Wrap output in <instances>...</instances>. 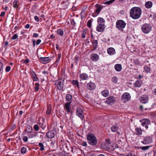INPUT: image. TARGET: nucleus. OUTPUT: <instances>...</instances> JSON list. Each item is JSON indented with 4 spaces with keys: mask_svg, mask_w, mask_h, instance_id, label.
Returning a JSON list of instances; mask_svg holds the SVG:
<instances>
[{
    "mask_svg": "<svg viewBox=\"0 0 156 156\" xmlns=\"http://www.w3.org/2000/svg\"><path fill=\"white\" fill-rule=\"evenodd\" d=\"M95 6L96 9L95 10V12L92 13V16L94 17L96 16L99 14L101 11L104 7L103 6H101L98 4H96Z\"/></svg>",
    "mask_w": 156,
    "mask_h": 156,
    "instance_id": "nucleus-5",
    "label": "nucleus"
},
{
    "mask_svg": "<svg viewBox=\"0 0 156 156\" xmlns=\"http://www.w3.org/2000/svg\"><path fill=\"white\" fill-rule=\"evenodd\" d=\"M72 95L70 94H68L66 96V100L68 101H70L72 99Z\"/></svg>",
    "mask_w": 156,
    "mask_h": 156,
    "instance_id": "nucleus-35",
    "label": "nucleus"
},
{
    "mask_svg": "<svg viewBox=\"0 0 156 156\" xmlns=\"http://www.w3.org/2000/svg\"><path fill=\"white\" fill-rule=\"evenodd\" d=\"M92 43L93 46V50H95L98 46V41L96 40H94L92 42Z\"/></svg>",
    "mask_w": 156,
    "mask_h": 156,
    "instance_id": "nucleus-22",
    "label": "nucleus"
},
{
    "mask_svg": "<svg viewBox=\"0 0 156 156\" xmlns=\"http://www.w3.org/2000/svg\"><path fill=\"white\" fill-rule=\"evenodd\" d=\"M26 148L25 147H23L21 149V152L22 154H24L26 153Z\"/></svg>",
    "mask_w": 156,
    "mask_h": 156,
    "instance_id": "nucleus-46",
    "label": "nucleus"
},
{
    "mask_svg": "<svg viewBox=\"0 0 156 156\" xmlns=\"http://www.w3.org/2000/svg\"><path fill=\"white\" fill-rule=\"evenodd\" d=\"M55 85L57 86V88L59 90H62L63 87V80L62 79H58L55 82Z\"/></svg>",
    "mask_w": 156,
    "mask_h": 156,
    "instance_id": "nucleus-6",
    "label": "nucleus"
},
{
    "mask_svg": "<svg viewBox=\"0 0 156 156\" xmlns=\"http://www.w3.org/2000/svg\"><path fill=\"white\" fill-rule=\"evenodd\" d=\"M5 13L4 12H2L0 14V16L3 17L5 16Z\"/></svg>",
    "mask_w": 156,
    "mask_h": 156,
    "instance_id": "nucleus-64",
    "label": "nucleus"
},
{
    "mask_svg": "<svg viewBox=\"0 0 156 156\" xmlns=\"http://www.w3.org/2000/svg\"><path fill=\"white\" fill-rule=\"evenodd\" d=\"M81 145L83 146H87V143L86 142H83L81 144Z\"/></svg>",
    "mask_w": 156,
    "mask_h": 156,
    "instance_id": "nucleus-60",
    "label": "nucleus"
},
{
    "mask_svg": "<svg viewBox=\"0 0 156 156\" xmlns=\"http://www.w3.org/2000/svg\"><path fill=\"white\" fill-rule=\"evenodd\" d=\"M18 36L17 34H15L13 36L11 37L12 40H14L18 38Z\"/></svg>",
    "mask_w": 156,
    "mask_h": 156,
    "instance_id": "nucleus-48",
    "label": "nucleus"
},
{
    "mask_svg": "<svg viewBox=\"0 0 156 156\" xmlns=\"http://www.w3.org/2000/svg\"><path fill=\"white\" fill-rule=\"evenodd\" d=\"M118 129V127L116 126H113L111 128V130L113 132L116 131Z\"/></svg>",
    "mask_w": 156,
    "mask_h": 156,
    "instance_id": "nucleus-40",
    "label": "nucleus"
},
{
    "mask_svg": "<svg viewBox=\"0 0 156 156\" xmlns=\"http://www.w3.org/2000/svg\"><path fill=\"white\" fill-rule=\"evenodd\" d=\"M130 94L127 92L124 93L122 95L121 99L122 100L125 102L129 101L130 98Z\"/></svg>",
    "mask_w": 156,
    "mask_h": 156,
    "instance_id": "nucleus-9",
    "label": "nucleus"
},
{
    "mask_svg": "<svg viewBox=\"0 0 156 156\" xmlns=\"http://www.w3.org/2000/svg\"><path fill=\"white\" fill-rule=\"evenodd\" d=\"M38 145L41 148L40 149V150L41 151H43L44 150V146L43 144L41 143H40L38 144Z\"/></svg>",
    "mask_w": 156,
    "mask_h": 156,
    "instance_id": "nucleus-39",
    "label": "nucleus"
},
{
    "mask_svg": "<svg viewBox=\"0 0 156 156\" xmlns=\"http://www.w3.org/2000/svg\"><path fill=\"white\" fill-rule=\"evenodd\" d=\"M28 137L27 136H24L23 137V140L25 142L28 141Z\"/></svg>",
    "mask_w": 156,
    "mask_h": 156,
    "instance_id": "nucleus-55",
    "label": "nucleus"
},
{
    "mask_svg": "<svg viewBox=\"0 0 156 156\" xmlns=\"http://www.w3.org/2000/svg\"><path fill=\"white\" fill-rule=\"evenodd\" d=\"M134 63L136 65H139L140 63L138 59L134 60Z\"/></svg>",
    "mask_w": 156,
    "mask_h": 156,
    "instance_id": "nucleus-50",
    "label": "nucleus"
},
{
    "mask_svg": "<svg viewBox=\"0 0 156 156\" xmlns=\"http://www.w3.org/2000/svg\"><path fill=\"white\" fill-rule=\"evenodd\" d=\"M86 34V30H83V33L82 35V37L83 38H84L85 37V36Z\"/></svg>",
    "mask_w": 156,
    "mask_h": 156,
    "instance_id": "nucleus-53",
    "label": "nucleus"
},
{
    "mask_svg": "<svg viewBox=\"0 0 156 156\" xmlns=\"http://www.w3.org/2000/svg\"><path fill=\"white\" fill-rule=\"evenodd\" d=\"M79 58L80 57L79 56H77L75 57V62L76 65L77 64Z\"/></svg>",
    "mask_w": 156,
    "mask_h": 156,
    "instance_id": "nucleus-51",
    "label": "nucleus"
},
{
    "mask_svg": "<svg viewBox=\"0 0 156 156\" xmlns=\"http://www.w3.org/2000/svg\"><path fill=\"white\" fill-rule=\"evenodd\" d=\"M140 102L142 104H145L148 101V97L147 95H142L140 98Z\"/></svg>",
    "mask_w": 156,
    "mask_h": 156,
    "instance_id": "nucleus-13",
    "label": "nucleus"
},
{
    "mask_svg": "<svg viewBox=\"0 0 156 156\" xmlns=\"http://www.w3.org/2000/svg\"><path fill=\"white\" fill-rule=\"evenodd\" d=\"M145 6L147 8L150 9L152 6V3L151 1H147L145 2Z\"/></svg>",
    "mask_w": 156,
    "mask_h": 156,
    "instance_id": "nucleus-26",
    "label": "nucleus"
},
{
    "mask_svg": "<svg viewBox=\"0 0 156 156\" xmlns=\"http://www.w3.org/2000/svg\"><path fill=\"white\" fill-rule=\"evenodd\" d=\"M34 19L37 22H39V17L37 16H34Z\"/></svg>",
    "mask_w": 156,
    "mask_h": 156,
    "instance_id": "nucleus-54",
    "label": "nucleus"
},
{
    "mask_svg": "<svg viewBox=\"0 0 156 156\" xmlns=\"http://www.w3.org/2000/svg\"><path fill=\"white\" fill-rule=\"evenodd\" d=\"M32 130V127L30 126H28L24 131H27L28 133H30Z\"/></svg>",
    "mask_w": 156,
    "mask_h": 156,
    "instance_id": "nucleus-31",
    "label": "nucleus"
},
{
    "mask_svg": "<svg viewBox=\"0 0 156 156\" xmlns=\"http://www.w3.org/2000/svg\"><path fill=\"white\" fill-rule=\"evenodd\" d=\"M71 23L72 25L74 26L76 25V23L73 19H72L71 20Z\"/></svg>",
    "mask_w": 156,
    "mask_h": 156,
    "instance_id": "nucleus-57",
    "label": "nucleus"
},
{
    "mask_svg": "<svg viewBox=\"0 0 156 156\" xmlns=\"http://www.w3.org/2000/svg\"><path fill=\"white\" fill-rule=\"evenodd\" d=\"M87 87L88 90H92L95 89L96 87L95 83L91 81L87 83Z\"/></svg>",
    "mask_w": 156,
    "mask_h": 156,
    "instance_id": "nucleus-10",
    "label": "nucleus"
},
{
    "mask_svg": "<svg viewBox=\"0 0 156 156\" xmlns=\"http://www.w3.org/2000/svg\"><path fill=\"white\" fill-rule=\"evenodd\" d=\"M144 69L145 72L147 73H151V68L149 66L147 65H145L144 67Z\"/></svg>",
    "mask_w": 156,
    "mask_h": 156,
    "instance_id": "nucleus-30",
    "label": "nucleus"
},
{
    "mask_svg": "<svg viewBox=\"0 0 156 156\" xmlns=\"http://www.w3.org/2000/svg\"><path fill=\"white\" fill-rule=\"evenodd\" d=\"M105 28V24H98L96 27V30L98 32H102Z\"/></svg>",
    "mask_w": 156,
    "mask_h": 156,
    "instance_id": "nucleus-11",
    "label": "nucleus"
},
{
    "mask_svg": "<svg viewBox=\"0 0 156 156\" xmlns=\"http://www.w3.org/2000/svg\"><path fill=\"white\" fill-rule=\"evenodd\" d=\"M141 12L142 11L140 8L134 7L130 10V16L133 19H137L140 17Z\"/></svg>",
    "mask_w": 156,
    "mask_h": 156,
    "instance_id": "nucleus-1",
    "label": "nucleus"
},
{
    "mask_svg": "<svg viewBox=\"0 0 156 156\" xmlns=\"http://www.w3.org/2000/svg\"><path fill=\"white\" fill-rule=\"evenodd\" d=\"M105 20L102 18L99 17L98 19L97 22L98 24H105Z\"/></svg>",
    "mask_w": 156,
    "mask_h": 156,
    "instance_id": "nucleus-29",
    "label": "nucleus"
},
{
    "mask_svg": "<svg viewBox=\"0 0 156 156\" xmlns=\"http://www.w3.org/2000/svg\"><path fill=\"white\" fill-rule=\"evenodd\" d=\"M3 64L2 62L0 61V69L3 70Z\"/></svg>",
    "mask_w": 156,
    "mask_h": 156,
    "instance_id": "nucleus-56",
    "label": "nucleus"
},
{
    "mask_svg": "<svg viewBox=\"0 0 156 156\" xmlns=\"http://www.w3.org/2000/svg\"><path fill=\"white\" fill-rule=\"evenodd\" d=\"M151 26L148 23H145L141 26V30L143 32L146 34L148 33L151 30Z\"/></svg>",
    "mask_w": 156,
    "mask_h": 156,
    "instance_id": "nucleus-4",
    "label": "nucleus"
},
{
    "mask_svg": "<svg viewBox=\"0 0 156 156\" xmlns=\"http://www.w3.org/2000/svg\"><path fill=\"white\" fill-rule=\"evenodd\" d=\"M115 69L117 72L120 71L122 69V65L121 64H117L114 66Z\"/></svg>",
    "mask_w": 156,
    "mask_h": 156,
    "instance_id": "nucleus-23",
    "label": "nucleus"
},
{
    "mask_svg": "<svg viewBox=\"0 0 156 156\" xmlns=\"http://www.w3.org/2000/svg\"><path fill=\"white\" fill-rule=\"evenodd\" d=\"M71 102H66L65 105V108L67 112L68 113L70 112V105L71 103Z\"/></svg>",
    "mask_w": 156,
    "mask_h": 156,
    "instance_id": "nucleus-21",
    "label": "nucleus"
},
{
    "mask_svg": "<svg viewBox=\"0 0 156 156\" xmlns=\"http://www.w3.org/2000/svg\"><path fill=\"white\" fill-rule=\"evenodd\" d=\"M55 136L54 132L53 131H48L46 133V136L49 139L52 138L54 137Z\"/></svg>",
    "mask_w": 156,
    "mask_h": 156,
    "instance_id": "nucleus-15",
    "label": "nucleus"
},
{
    "mask_svg": "<svg viewBox=\"0 0 156 156\" xmlns=\"http://www.w3.org/2000/svg\"><path fill=\"white\" fill-rule=\"evenodd\" d=\"M40 84L38 83H36L35 84V91L37 92L39 90Z\"/></svg>",
    "mask_w": 156,
    "mask_h": 156,
    "instance_id": "nucleus-41",
    "label": "nucleus"
},
{
    "mask_svg": "<svg viewBox=\"0 0 156 156\" xmlns=\"http://www.w3.org/2000/svg\"><path fill=\"white\" fill-rule=\"evenodd\" d=\"M142 130L139 128H136L135 129V133L137 135L139 136L142 134Z\"/></svg>",
    "mask_w": 156,
    "mask_h": 156,
    "instance_id": "nucleus-25",
    "label": "nucleus"
},
{
    "mask_svg": "<svg viewBox=\"0 0 156 156\" xmlns=\"http://www.w3.org/2000/svg\"><path fill=\"white\" fill-rule=\"evenodd\" d=\"M39 59L41 60V62L44 64H47L51 61L49 57H41Z\"/></svg>",
    "mask_w": 156,
    "mask_h": 156,
    "instance_id": "nucleus-14",
    "label": "nucleus"
},
{
    "mask_svg": "<svg viewBox=\"0 0 156 156\" xmlns=\"http://www.w3.org/2000/svg\"><path fill=\"white\" fill-rule=\"evenodd\" d=\"M35 136H36V135L35 134H34L33 133H31L29 136V138H32L33 137H35Z\"/></svg>",
    "mask_w": 156,
    "mask_h": 156,
    "instance_id": "nucleus-58",
    "label": "nucleus"
},
{
    "mask_svg": "<svg viewBox=\"0 0 156 156\" xmlns=\"http://www.w3.org/2000/svg\"><path fill=\"white\" fill-rule=\"evenodd\" d=\"M29 61V60L27 58L24 60L23 63L26 64L28 63Z\"/></svg>",
    "mask_w": 156,
    "mask_h": 156,
    "instance_id": "nucleus-63",
    "label": "nucleus"
},
{
    "mask_svg": "<svg viewBox=\"0 0 156 156\" xmlns=\"http://www.w3.org/2000/svg\"><path fill=\"white\" fill-rule=\"evenodd\" d=\"M150 147V146H143L140 147V148H141V150L143 151H146Z\"/></svg>",
    "mask_w": 156,
    "mask_h": 156,
    "instance_id": "nucleus-42",
    "label": "nucleus"
},
{
    "mask_svg": "<svg viewBox=\"0 0 156 156\" xmlns=\"http://www.w3.org/2000/svg\"><path fill=\"white\" fill-rule=\"evenodd\" d=\"M38 120L40 123H43L45 122V119L44 118H38Z\"/></svg>",
    "mask_w": 156,
    "mask_h": 156,
    "instance_id": "nucleus-44",
    "label": "nucleus"
},
{
    "mask_svg": "<svg viewBox=\"0 0 156 156\" xmlns=\"http://www.w3.org/2000/svg\"><path fill=\"white\" fill-rule=\"evenodd\" d=\"M57 34L61 36H62L63 35L64 31L63 29H58L57 30Z\"/></svg>",
    "mask_w": 156,
    "mask_h": 156,
    "instance_id": "nucleus-36",
    "label": "nucleus"
},
{
    "mask_svg": "<svg viewBox=\"0 0 156 156\" xmlns=\"http://www.w3.org/2000/svg\"><path fill=\"white\" fill-rule=\"evenodd\" d=\"M116 98L113 96H109L106 99L105 103L108 104L112 105L116 101Z\"/></svg>",
    "mask_w": 156,
    "mask_h": 156,
    "instance_id": "nucleus-8",
    "label": "nucleus"
},
{
    "mask_svg": "<svg viewBox=\"0 0 156 156\" xmlns=\"http://www.w3.org/2000/svg\"><path fill=\"white\" fill-rule=\"evenodd\" d=\"M34 129L36 131H38L39 129L38 125L37 124L35 125L34 126Z\"/></svg>",
    "mask_w": 156,
    "mask_h": 156,
    "instance_id": "nucleus-47",
    "label": "nucleus"
},
{
    "mask_svg": "<svg viewBox=\"0 0 156 156\" xmlns=\"http://www.w3.org/2000/svg\"><path fill=\"white\" fill-rule=\"evenodd\" d=\"M153 142L152 138L150 136H147L145 137L141 143L144 144H151Z\"/></svg>",
    "mask_w": 156,
    "mask_h": 156,
    "instance_id": "nucleus-7",
    "label": "nucleus"
},
{
    "mask_svg": "<svg viewBox=\"0 0 156 156\" xmlns=\"http://www.w3.org/2000/svg\"><path fill=\"white\" fill-rule=\"evenodd\" d=\"M65 146L66 148V149L65 150L68 151L69 150V149L71 148L72 149V151H73L72 148L70 146H69V147H68L67 145L66 144L65 145Z\"/></svg>",
    "mask_w": 156,
    "mask_h": 156,
    "instance_id": "nucleus-49",
    "label": "nucleus"
},
{
    "mask_svg": "<svg viewBox=\"0 0 156 156\" xmlns=\"http://www.w3.org/2000/svg\"><path fill=\"white\" fill-rule=\"evenodd\" d=\"M101 94L103 96L105 97H107L108 96L109 93L108 90H105L101 92Z\"/></svg>",
    "mask_w": 156,
    "mask_h": 156,
    "instance_id": "nucleus-28",
    "label": "nucleus"
},
{
    "mask_svg": "<svg viewBox=\"0 0 156 156\" xmlns=\"http://www.w3.org/2000/svg\"><path fill=\"white\" fill-rule=\"evenodd\" d=\"M30 73L31 75V77L33 79V80L35 81H37L38 80V78L35 72L34 71L32 70L30 72Z\"/></svg>",
    "mask_w": 156,
    "mask_h": 156,
    "instance_id": "nucleus-18",
    "label": "nucleus"
},
{
    "mask_svg": "<svg viewBox=\"0 0 156 156\" xmlns=\"http://www.w3.org/2000/svg\"><path fill=\"white\" fill-rule=\"evenodd\" d=\"M126 26V23L122 20H118L116 23V27L119 30H122Z\"/></svg>",
    "mask_w": 156,
    "mask_h": 156,
    "instance_id": "nucleus-3",
    "label": "nucleus"
},
{
    "mask_svg": "<svg viewBox=\"0 0 156 156\" xmlns=\"http://www.w3.org/2000/svg\"><path fill=\"white\" fill-rule=\"evenodd\" d=\"M11 69V67L9 66H7L5 68V71L6 72H9Z\"/></svg>",
    "mask_w": 156,
    "mask_h": 156,
    "instance_id": "nucleus-52",
    "label": "nucleus"
},
{
    "mask_svg": "<svg viewBox=\"0 0 156 156\" xmlns=\"http://www.w3.org/2000/svg\"><path fill=\"white\" fill-rule=\"evenodd\" d=\"M32 41L33 42V45L34 47H35L36 45V41L35 40L33 39L32 40Z\"/></svg>",
    "mask_w": 156,
    "mask_h": 156,
    "instance_id": "nucleus-61",
    "label": "nucleus"
},
{
    "mask_svg": "<svg viewBox=\"0 0 156 156\" xmlns=\"http://www.w3.org/2000/svg\"><path fill=\"white\" fill-rule=\"evenodd\" d=\"M110 141L109 140H107L104 144V148H107L108 149L110 144Z\"/></svg>",
    "mask_w": 156,
    "mask_h": 156,
    "instance_id": "nucleus-37",
    "label": "nucleus"
},
{
    "mask_svg": "<svg viewBox=\"0 0 156 156\" xmlns=\"http://www.w3.org/2000/svg\"><path fill=\"white\" fill-rule=\"evenodd\" d=\"M142 125L145 126L146 129L148 128L147 125L150 124V121L147 119H144L141 121Z\"/></svg>",
    "mask_w": 156,
    "mask_h": 156,
    "instance_id": "nucleus-12",
    "label": "nucleus"
},
{
    "mask_svg": "<svg viewBox=\"0 0 156 156\" xmlns=\"http://www.w3.org/2000/svg\"><path fill=\"white\" fill-rule=\"evenodd\" d=\"M142 83V81L140 80H139L135 82L134 84L136 87H140L141 86Z\"/></svg>",
    "mask_w": 156,
    "mask_h": 156,
    "instance_id": "nucleus-24",
    "label": "nucleus"
},
{
    "mask_svg": "<svg viewBox=\"0 0 156 156\" xmlns=\"http://www.w3.org/2000/svg\"><path fill=\"white\" fill-rule=\"evenodd\" d=\"M116 145L114 144H110L108 150L110 151H113L115 149Z\"/></svg>",
    "mask_w": 156,
    "mask_h": 156,
    "instance_id": "nucleus-27",
    "label": "nucleus"
},
{
    "mask_svg": "<svg viewBox=\"0 0 156 156\" xmlns=\"http://www.w3.org/2000/svg\"><path fill=\"white\" fill-rule=\"evenodd\" d=\"M87 139L88 143L92 145H95L97 143L96 137L92 134H88L87 136Z\"/></svg>",
    "mask_w": 156,
    "mask_h": 156,
    "instance_id": "nucleus-2",
    "label": "nucleus"
},
{
    "mask_svg": "<svg viewBox=\"0 0 156 156\" xmlns=\"http://www.w3.org/2000/svg\"><path fill=\"white\" fill-rule=\"evenodd\" d=\"M41 40L40 39H38L36 41V44L37 45H39L41 42Z\"/></svg>",
    "mask_w": 156,
    "mask_h": 156,
    "instance_id": "nucleus-59",
    "label": "nucleus"
},
{
    "mask_svg": "<svg viewBox=\"0 0 156 156\" xmlns=\"http://www.w3.org/2000/svg\"><path fill=\"white\" fill-rule=\"evenodd\" d=\"M18 1L17 0H14L13 3V6L15 9L18 8L19 6V5L17 4Z\"/></svg>",
    "mask_w": 156,
    "mask_h": 156,
    "instance_id": "nucleus-34",
    "label": "nucleus"
},
{
    "mask_svg": "<svg viewBox=\"0 0 156 156\" xmlns=\"http://www.w3.org/2000/svg\"><path fill=\"white\" fill-rule=\"evenodd\" d=\"M83 111L82 109L80 108H78L76 109V115L79 117H83Z\"/></svg>",
    "mask_w": 156,
    "mask_h": 156,
    "instance_id": "nucleus-17",
    "label": "nucleus"
},
{
    "mask_svg": "<svg viewBox=\"0 0 156 156\" xmlns=\"http://www.w3.org/2000/svg\"><path fill=\"white\" fill-rule=\"evenodd\" d=\"M92 22V21L91 20H89L88 21L87 23V25L88 27L90 28L91 27Z\"/></svg>",
    "mask_w": 156,
    "mask_h": 156,
    "instance_id": "nucleus-45",
    "label": "nucleus"
},
{
    "mask_svg": "<svg viewBox=\"0 0 156 156\" xmlns=\"http://www.w3.org/2000/svg\"><path fill=\"white\" fill-rule=\"evenodd\" d=\"M108 53L110 55H112L115 53V49L113 48H109L107 49Z\"/></svg>",
    "mask_w": 156,
    "mask_h": 156,
    "instance_id": "nucleus-19",
    "label": "nucleus"
},
{
    "mask_svg": "<svg viewBox=\"0 0 156 156\" xmlns=\"http://www.w3.org/2000/svg\"><path fill=\"white\" fill-rule=\"evenodd\" d=\"M99 58V55L97 54H93L90 56V59L92 61H97Z\"/></svg>",
    "mask_w": 156,
    "mask_h": 156,
    "instance_id": "nucleus-16",
    "label": "nucleus"
},
{
    "mask_svg": "<svg viewBox=\"0 0 156 156\" xmlns=\"http://www.w3.org/2000/svg\"><path fill=\"white\" fill-rule=\"evenodd\" d=\"M39 36L38 34L37 33H34L33 35V37H37Z\"/></svg>",
    "mask_w": 156,
    "mask_h": 156,
    "instance_id": "nucleus-62",
    "label": "nucleus"
},
{
    "mask_svg": "<svg viewBox=\"0 0 156 156\" xmlns=\"http://www.w3.org/2000/svg\"><path fill=\"white\" fill-rule=\"evenodd\" d=\"M72 84L74 86H76L79 88V82L77 80H73L72 81Z\"/></svg>",
    "mask_w": 156,
    "mask_h": 156,
    "instance_id": "nucleus-33",
    "label": "nucleus"
},
{
    "mask_svg": "<svg viewBox=\"0 0 156 156\" xmlns=\"http://www.w3.org/2000/svg\"><path fill=\"white\" fill-rule=\"evenodd\" d=\"M115 0H110L109 1L105 2H104V4L109 5L112 3Z\"/></svg>",
    "mask_w": 156,
    "mask_h": 156,
    "instance_id": "nucleus-43",
    "label": "nucleus"
},
{
    "mask_svg": "<svg viewBox=\"0 0 156 156\" xmlns=\"http://www.w3.org/2000/svg\"><path fill=\"white\" fill-rule=\"evenodd\" d=\"M51 106L50 105H49L47 106V111L46 114L47 115L50 114L51 112Z\"/></svg>",
    "mask_w": 156,
    "mask_h": 156,
    "instance_id": "nucleus-32",
    "label": "nucleus"
},
{
    "mask_svg": "<svg viewBox=\"0 0 156 156\" xmlns=\"http://www.w3.org/2000/svg\"><path fill=\"white\" fill-rule=\"evenodd\" d=\"M80 77L81 80H87L88 77L87 74L83 73L80 75Z\"/></svg>",
    "mask_w": 156,
    "mask_h": 156,
    "instance_id": "nucleus-20",
    "label": "nucleus"
},
{
    "mask_svg": "<svg viewBox=\"0 0 156 156\" xmlns=\"http://www.w3.org/2000/svg\"><path fill=\"white\" fill-rule=\"evenodd\" d=\"M112 82L116 84L117 83L118 79L116 76H114L112 78Z\"/></svg>",
    "mask_w": 156,
    "mask_h": 156,
    "instance_id": "nucleus-38",
    "label": "nucleus"
}]
</instances>
